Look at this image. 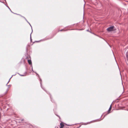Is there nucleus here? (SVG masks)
Listing matches in <instances>:
<instances>
[{"instance_id":"1","label":"nucleus","mask_w":128,"mask_h":128,"mask_svg":"<svg viewBox=\"0 0 128 128\" xmlns=\"http://www.w3.org/2000/svg\"><path fill=\"white\" fill-rule=\"evenodd\" d=\"M114 26H112L108 28L107 29V30L108 31H111L113 30H114Z\"/></svg>"},{"instance_id":"2","label":"nucleus","mask_w":128,"mask_h":128,"mask_svg":"<svg viewBox=\"0 0 128 128\" xmlns=\"http://www.w3.org/2000/svg\"><path fill=\"white\" fill-rule=\"evenodd\" d=\"M60 128H63L64 126V124L62 123H60Z\"/></svg>"},{"instance_id":"3","label":"nucleus","mask_w":128,"mask_h":128,"mask_svg":"<svg viewBox=\"0 0 128 128\" xmlns=\"http://www.w3.org/2000/svg\"><path fill=\"white\" fill-rule=\"evenodd\" d=\"M28 62L30 64H32L31 60H28Z\"/></svg>"},{"instance_id":"4","label":"nucleus","mask_w":128,"mask_h":128,"mask_svg":"<svg viewBox=\"0 0 128 128\" xmlns=\"http://www.w3.org/2000/svg\"><path fill=\"white\" fill-rule=\"evenodd\" d=\"M112 104L110 105V107L108 109V111H110L111 110L112 108Z\"/></svg>"},{"instance_id":"5","label":"nucleus","mask_w":128,"mask_h":128,"mask_svg":"<svg viewBox=\"0 0 128 128\" xmlns=\"http://www.w3.org/2000/svg\"><path fill=\"white\" fill-rule=\"evenodd\" d=\"M31 34H30V40H32V39L31 38Z\"/></svg>"},{"instance_id":"6","label":"nucleus","mask_w":128,"mask_h":128,"mask_svg":"<svg viewBox=\"0 0 128 128\" xmlns=\"http://www.w3.org/2000/svg\"><path fill=\"white\" fill-rule=\"evenodd\" d=\"M9 82V80L8 81V82L7 83V84H6V86H7V84H8V82Z\"/></svg>"},{"instance_id":"7","label":"nucleus","mask_w":128,"mask_h":128,"mask_svg":"<svg viewBox=\"0 0 128 128\" xmlns=\"http://www.w3.org/2000/svg\"><path fill=\"white\" fill-rule=\"evenodd\" d=\"M63 30H60V31H62Z\"/></svg>"},{"instance_id":"8","label":"nucleus","mask_w":128,"mask_h":128,"mask_svg":"<svg viewBox=\"0 0 128 128\" xmlns=\"http://www.w3.org/2000/svg\"><path fill=\"white\" fill-rule=\"evenodd\" d=\"M127 57H128V54H127Z\"/></svg>"},{"instance_id":"9","label":"nucleus","mask_w":128,"mask_h":128,"mask_svg":"<svg viewBox=\"0 0 128 128\" xmlns=\"http://www.w3.org/2000/svg\"><path fill=\"white\" fill-rule=\"evenodd\" d=\"M21 76H24V75H21Z\"/></svg>"},{"instance_id":"10","label":"nucleus","mask_w":128,"mask_h":128,"mask_svg":"<svg viewBox=\"0 0 128 128\" xmlns=\"http://www.w3.org/2000/svg\"><path fill=\"white\" fill-rule=\"evenodd\" d=\"M87 31H88V30H87Z\"/></svg>"},{"instance_id":"11","label":"nucleus","mask_w":128,"mask_h":128,"mask_svg":"<svg viewBox=\"0 0 128 128\" xmlns=\"http://www.w3.org/2000/svg\"><path fill=\"white\" fill-rule=\"evenodd\" d=\"M30 24V26H31V25H30V24Z\"/></svg>"},{"instance_id":"12","label":"nucleus","mask_w":128,"mask_h":128,"mask_svg":"<svg viewBox=\"0 0 128 128\" xmlns=\"http://www.w3.org/2000/svg\"><path fill=\"white\" fill-rule=\"evenodd\" d=\"M9 8V9L10 10V8Z\"/></svg>"}]
</instances>
